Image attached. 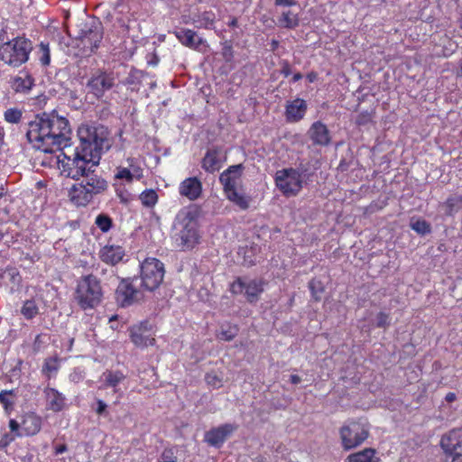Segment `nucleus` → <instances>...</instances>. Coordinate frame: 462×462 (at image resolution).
<instances>
[{
  "label": "nucleus",
  "instance_id": "obj_40",
  "mask_svg": "<svg viewBox=\"0 0 462 462\" xmlns=\"http://www.w3.org/2000/svg\"><path fill=\"white\" fill-rule=\"evenodd\" d=\"M375 111L374 108L370 110L361 111L356 117V124L358 126H365L373 122Z\"/></svg>",
  "mask_w": 462,
  "mask_h": 462
},
{
  "label": "nucleus",
  "instance_id": "obj_44",
  "mask_svg": "<svg viewBox=\"0 0 462 462\" xmlns=\"http://www.w3.org/2000/svg\"><path fill=\"white\" fill-rule=\"evenodd\" d=\"M21 313L27 319H31L38 313V307L34 300H26L21 310Z\"/></svg>",
  "mask_w": 462,
  "mask_h": 462
},
{
  "label": "nucleus",
  "instance_id": "obj_10",
  "mask_svg": "<svg viewBox=\"0 0 462 462\" xmlns=\"http://www.w3.org/2000/svg\"><path fill=\"white\" fill-rule=\"evenodd\" d=\"M440 445L447 456L445 462H462V428L449 430L441 438Z\"/></svg>",
  "mask_w": 462,
  "mask_h": 462
},
{
  "label": "nucleus",
  "instance_id": "obj_16",
  "mask_svg": "<svg viewBox=\"0 0 462 462\" xmlns=\"http://www.w3.org/2000/svg\"><path fill=\"white\" fill-rule=\"evenodd\" d=\"M130 337L132 342L138 347H145L154 344L155 339L152 337V325L149 321H143L130 328Z\"/></svg>",
  "mask_w": 462,
  "mask_h": 462
},
{
  "label": "nucleus",
  "instance_id": "obj_19",
  "mask_svg": "<svg viewBox=\"0 0 462 462\" xmlns=\"http://www.w3.org/2000/svg\"><path fill=\"white\" fill-rule=\"evenodd\" d=\"M243 170V164H236L228 167L220 174L219 181L223 185L224 192L237 188Z\"/></svg>",
  "mask_w": 462,
  "mask_h": 462
},
{
  "label": "nucleus",
  "instance_id": "obj_30",
  "mask_svg": "<svg viewBox=\"0 0 462 462\" xmlns=\"http://www.w3.org/2000/svg\"><path fill=\"white\" fill-rule=\"evenodd\" d=\"M375 450L371 448H365L362 451L349 455L346 462H378V458L374 457Z\"/></svg>",
  "mask_w": 462,
  "mask_h": 462
},
{
  "label": "nucleus",
  "instance_id": "obj_39",
  "mask_svg": "<svg viewBox=\"0 0 462 462\" xmlns=\"http://www.w3.org/2000/svg\"><path fill=\"white\" fill-rule=\"evenodd\" d=\"M411 228L420 236H425L431 232L430 224L424 219L411 220Z\"/></svg>",
  "mask_w": 462,
  "mask_h": 462
},
{
  "label": "nucleus",
  "instance_id": "obj_4",
  "mask_svg": "<svg viewBox=\"0 0 462 462\" xmlns=\"http://www.w3.org/2000/svg\"><path fill=\"white\" fill-rule=\"evenodd\" d=\"M173 237L181 251L193 249L199 243L197 213L189 208L181 209L173 224Z\"/></svg>",
  "mask_w": 462,
  "mask_h": 462
},
{
  "label": "nucleus",
  "instance_id": "obj_28",
  "mask_svg": "<svg viewBox=\"0 0 462 462\" xmlns=\"http://www.w3.org/2000/svg\"><path fill=\"white\" fill-rule=\"evenodd\" d=\"M20 74L13 79L12 88L15 92L24 93L32 88L34 80L26 71H21Z\"/></svg>",
  "mask_w": 462,
  "mask_h": 462
},
{
  "label": "nucleus",
  "instance_id": "obj_42",
  "mask_svg": "<svg viewBox=\"0 0 462 462\" xmlns=\"http://www.w3.org/2000/svg\"><path fill=\"white\" fill-rule=\"evenodd\" d=\"M95 224L97 226V227L102 232L106 233L111 229V227L113 226V221H112V218L108 215L99 214L96 217Z\"/></svg>",
  "mask_w": 462,
  "mask_h": 462
},
{
  "label": "nucleus",
  "instance_id": "obj_57",
  "mask_svg": "<svg viewBox=\"0 0 462 462\" xmlns=\"http://www.w3.org/2000/svg\"><path fill=\"white\" fill-rule=\"evenodd\" d=\"M9 428L13 432L17 431L19 429V423L15 420H10Z\"/></svg>",
  "mask_w": 462,
  "mask_h": 462
},
{
  "label": "nucleus",
  "instance_id": "obj_34",
  "mask_svg": "<svg viewBox=\"0 0 462 462\" xmlns=\"http://www.w3.org/2000/svg\"><path fill=\"white\" fill-rule=\"evenodd\" d=\"M300 24V18L298 14H293L291 11L282 12L279 18V25L286 29H294Z\"/></svg>",
  "mask_w": 462,
  "mask_h": 462
},
{
  "label": "nucleus",
  "instance_id": "obj_49",
  "mask_svg": "<svg viewBox=\"0 0 462 462\" xmlns=\"http://www.w3.org/2000/svg\"><path fill=\"white\" fill-rule=\"evenodd\" d=\"M390 326V317L384 312H379L376 317V327L386 328Z\"/></svg>",
  "mask_w": 462,
  "mask_h": 462
},
{
  "label": "nucleus",
  "instance_id": "obj_24",
  "mask_svg": "<svg viewBox=\"0 0 462 462\" xmlns=\"http://www.w3.org/2000/svg\"><path fill=\"white\" fill-rule=\"evenodd\" d=\"M43 393L49 410L54 412H59L64 409L66 405V398L61 393L51 387H46Z\"/></svg>",
  "mask_w": 462,
  "mask_h": 462
},
{
  "label": "nucleus",
  "instance_id": "obj_17",
  "mask_svg": "<svg viewBox=\"0 0 462 462\" xmlns=\"http://www.w3.org/2000/svg\"><path fill=\"white\" fill-rule=\"evenodd\" d=\"M226 161V152L220 147L208 149L202 159L201 167L207 172L213 173L219 171Z\"/></svg>",
  "mask_w": 462,
  "mask_h": 462
},
{
  "label": "nucleus",
  "instance_id": "obj_29",
  "mask_svg": "<svg viewBox=\"0 0 462 462\" xmlns=\"http://www.w3.org/2000/svg\"><path fill=\"white\" fill-rule=\"evenodd\" d=\"M226 198L242 210L249 208L251 199L244 193H240L237 188L225 191Z\"/></svg>",
  "mask_w": 462,
  "mask_h": 462
},
{
  "label": "nucleus",
  "instance_id": "obj_13",
  "mask_svg": "<svg viewBox=\"0 0 462 462\" xmlns=\"http://www.w3.org/2000/svg\"><path fill=\"white\" fill-rule=\"evenodd\" d=\"M233 294H244L250 303L258 301L260 294L263 291V282L256 279H244L238 277L230 285Z\"/></svg>",
  "mask_w": 462,
  "mask_h": 462
},
{
  "label": "nucleus",
  "instance_id": "obj_14",
  "mask_svg": "<svg viewBox=\"0 0 462 462\" xmlns=\"http://www.w3.org/2000/svg\"><path fill=\"white\" fill-rule=\"evenodd\" d=\"M114 86V73L103 69H97L87 83L89 91L97 98L103 97L105 92L110 90Z\"/></svg>",
  "mask_w": 462,
  "mask_h": 462
},
{
  "label": "nucleus",
  "instance_id": "obj_9",
  "mask_svg": "<svg viewBox=\"0 0 462 462\" xmlns=\"http://www.w3.org/2000/svg\"><path fill=\"white\" fill-rule=\"evenodd\" d=\"M274 180L276 187L286 197L298 195L303 187V180L299 179V174L294 168L277 171Z\"/></svg>",
  "mask_w": 462,
  "mask_h": 462
},
{
  "label": "nucleus",
  "instance_id": "obj_46",
  "mask_svg": "<svg viewBox=\"0 0 462 462\" xmlns=\"http://www.w3.org/2000/svg\"><path fill=\"white\" fill-rule=\"evenodd\" d=\"M157 462H178L177 450L173 448H165L158 457Z\"/></svg>",
  "mask_w": 462,
  "mask_h": 462
},
{
  "label": "nucleus",
  "instance_id": "obj_25",
  "mask_svg": "<svg viewBox=\"0 0 462 462\" xmlns=\"http://www.w3.org/2000/svg\"><path fill=\"white\" fill-rule=\"evenodd\" d=\"M125 250L119 245H106L99 252V258L106 263L116 265L122 261Z\"/></svg>",
  "mask_w": 462,
  "mask_h": 462
},
{
  "label": "nucleus",
  "instance_id": "obj_20",
  "mask_svg": "<svg viewBox=\"0 0 462 462\" xmlns=\"http://www.w3.org/2000/svg\"><path fill=\"white\" fill-rule=\"evenodd\" d=\"M307 103L304 99L297 97L292 101H287L285 106V116L288 122L295 123L301 120L307 112Z\"/></svg>",
  "mask_w": 462,
  "mask_h": 462
},
{
  "label": "nucleus",
  "instance_id": "obj_8",
  "mask_svg": "<svg viewBox=\"0 0 462 462\" xmlns=\"http://www.w3.org/2000/svg\"><path fill=\"white\" fill-rule=\"evenodd\" d=\"M75 39L80 41L84 49H88L90 53L94 52L103 39L101 23L97 20H91L81 23Z\"/></svg>",
  "mask_w": 462,
  "mask_h": 462
},
{
  "label": "nucleus",
  "instance_id": "obj_47",
  "mask_svg": "<svg viewBox=\"0 0 462 462\" xmlns=\"http://www.w3.org/2000/svg\"><path fill=\"white\" fill-rule=\"evenodd\" d=\"M39 48L42 52V56L40 58L41 63L43 66H48L51 62V54H50L49 44L41 42L39 45Z\"/></svg>",
  "mask_w": 462,
  "mask_h": 462
},
{
  "label": "nucleus",
  "instance_id": "obj_7",
  "mask_svg": "<svg viewBox=\"0 0 462 462\" xmlns=\"http://www.w3.org/2000/svg\"><path fill=\"white\" fill-rule=\"evenodd\" d=\"M164 276V265L156 258H147L141 265L142 286L152 291L162 283Z\"/></svg>",
  "mask_w": 462,
  "mask_h": 462
},
{
  "label": "nucleus",
  "instance_id": "obj_54",
  "mask_svg": "<svg viewBox=\"0 0 462 462\" xmlns=\"http://www.w3.org/2000/svg\"><path fill=\"white\" fill-rule=\"evenodd\" d=\"M294 171L298 172L299 179L303 180V179L306 177L308 168L304 164L300 163L297 168H294Z\"/></svg>",
  "mask_w": 462,
  "mask_h": 462
},
{
  "label": "nucleus",
  "instance_id": "obj_23",
  "mask_svg": "<svg viewBox=\"0 0 462 462\" xmlns=\"http://www.w3.org/2000/svg\"><path fill=\"white\" fill-rule=\"evenodd\" d=\"M176 38L186 47L197 50L205 41L197 35V32L186 28H180L174 32Z\"/></svg>",
  "mask_w": 462,
  "mask_h": 462
},
{
  "label": "nucleus",
  "instance_id": "obj_45",
  "mask_svg": "<svg viewBox=\"0 0 462 462\" xmlns=\"http://www.w3.org/2000/svg\"><path fill=\"white\" fill-rule=\"evenodd\" d=\"M22 116V110L15 107L8 108L4 114L5 120L10 124H18L21 121Z\"/></svg>",
  "mask_w": 462,
  "mask_h": 462
},
{
  "label": "nucleus",
  "instance_id": "obj_22",
  "mask_svg": "<svg viewBox=\"0 0 462 462\" xmlns=\"http://www.w3.org/2000/svg\"><path fill=\"white\" fill-rule=\"evenodd\" d=\"M180 194L190 200L197 199L202 192V184L196 177L184 180L179 188Z\"/></svg>",
  "mask_w": 462,
  "mask_h": 462
},
{
  "label": "nucleus",
  "instance_id": "obj_64",
  "mask_svg": "<svg viewBox=\"0 0 462 462\" xmlns=\"http://www.w3.org/2000/svg\"><path fill=\"white\" fill-rule=\"evenodd\" d=\"M302 79V74H301V73H300V72H298V73H295V74L293 75V77H292V81H293V82H297V81H299V80H300V79Z\"/></svg>",
  "mask_w": 462,
  "mask_h": 462
},
{
  "label": "nucleus",
  "instance_id": "obj_32",
  "mask_svg": "<svg viewBox=\"0 0 462 462\" xmlns=\"http://www.w3.org/2000/svg\"><path fill=\"white\" fill-rule=\"evenodd\" d=\"M22 427L25 434L35 435L41 430V420L32 414L26 415L22 422Z\"/></svg>",
  "mask_w": 462,
  "mask_h": 462
},
{
  "label": "nucleus",
  "instance_id": "obj_5",
  "mask_svg": "<svg viewBox=\"0 0 462 462\" xmlns=\"http://www.w3.org/2000/svg\"><path fill=\"white\" fill-rule=\"evenodd\" d=\"M32 49L30 40L24 37H15L1 44L0 59L10 66L19 67L28 60Z\"/></svg>",
  "mask_w": 462,
  "mask_h": 462
},
{
  "label": "nucleus",
  "instance_id": "obj_15",
  "mask_svg": "<svg viewBox=\"0 0 462 462\" xmlns=\"http://www.w3.org/2000/svg\"><path fill=\"white\" fill-rule=\"evenodd\" d=\"M236 429L237 425L236 424H222L208 430L205 433L204 440L211 447L220 448Z\"/></svg>",
  "mask_w": 462,
  "mask_h": 462
},
{
  "label": "nucleus",
  "instance_id": "obj_6",
  "mask_svg": "<svg viewBox=\"0 0 462 462\" xmlns=\"http://www.w3.org/2000/svg\"><path fill=\"white\" fill-rule=\"evenodd\" d=\"M103 296L100 281L93 274L82 276L78 282L76 300L84 310L93 309L101 302Z\"/></svg>",
  "mask_w": 462,
  "mask_h": 462
},
{
  "label": "nucleus",
  "instance_id": "obj_37",
  "mask_svg": "<svg viewBox=\"0 0 462 462\" xmlns=\"http://www.w3.org/2000/svg\"><path fill=\"white\" fill-rule=\"evenodd\" d=\"M214 21H215V14H214V13H212L210 11H205V12L199 14L197 16V19H194V23H199L197 25V27H199V28L203 27L206 29L211 28V26L214 23Z\"/></svg>",
  "mask_w": 462,
  "mask_h": 462
},
{
  "label": "nucleus",
  "instance_id": "obj_55",
  "mask_svg": "<svg viewBox=\"0 0 462 462\" xmlns=\"http://www.w3.org/2000/svg\"><path fill=\"white\" fill-rule=\"evenodd\" d=\"M97 407L96 409V412L97 414H105V412L106 411V408H107V405L105 402H103L102 400H98L97 401Z\"/></svg>",
  "mask_w": 462,
  "mask_h": 462
},
{
  "label": "nucleus",
  "instance_id": "obj_58",
  "mask_svg": "<svg viewBox=\"0 0 462 462\" xmlns=\"http://www.w3.org/2000/svg\"><path fill=\"white\" fill-rule=\"evenodd\" d=\"M7 41H10L8 39V36H7V31L5 28H3L1 31H0V42H2L3 43L7 42Z\"/></svg>",
  "mask_w": 462,
  "mask_h": 462
},
{
  "label": "nucleus",
  "instance_id": "obj_12",
  "mask_svg": "<svg viewBox=\"0 0 462 462\" xmlns=\"http://www.w3.org/2000/svg\"><path fill=\"white\" fill-rule=\"evenodd\" d=\"M134 281H137V279H122L120 281L115 293L118 306L126 308L142 299L143 294L141 291L134 286Z\"/></svg>",
  "mask_w": 462,
  "mask_h": 462
},
{
  "label": "nucleus",
  "instance_id": "obj_48",
  "mask_svg": "<svg viewBox=\"0 0 462 462\" xmlns=\"http://www.w3.org/2000/svg\"><path fill=\"white\" fill-rule=\"evenodd\" d=\"M222 56L226 61H230L233 59L234 51L230 41H225L222 43Z\"/></svg>",
  "mask_w": 462,
  "mask_h": 462
},
{
  "label": "nucleus",
  "instance_id": "obj_60",
  "mask_svg": "<svg viewBox=\"0 0 462 462\" xmlns=\"http://www.w3.org/2000/svg\"><path fill=\"white\" fill-rule=\"evenodd\" d=\"M290 382L292 384H298L301 382V378L298 374H291L290 376Z\"/></svg>",
  "mask_w": 462,
  "mask_h": 462
},
{
  "label": "nucleus",
  "instance_id": "obj_33",
  "mask_svg": "<svg viewBox=\"0 0 462 462\" xmlns=\"http://www.w3.org/2000/svg\"><path fill=\"white\" fill-rule=\"evenodd\" d=\"M1 279L6 284H10L12 288L18 287L22 282L20 273L14 267H6L1 274Z\"/></svg>",
  "mask_w": 462,
  "mask_h": 462
},
{
  "label": "nucleus",
  "instance_id": "obj_36",
  "mask_svg": "<svg viewBox=\"0 0 462 462\" xmlns=\"http://www.w3.org/2000/svg\"><path fill=\"white\" fill-rule=\"evenodd\" d=\"M17 399V390H3L0 392V402L6 411H12Z\"/></svg>",
  "mask_w": 462,
  "mask_h": 462
},
{
  "label": "nucleus",
  "instance_id": "obj_56",
  "mask_svg": "<svg viewBox=\"0 0 462 462\" xmlns=\"http://www.w3.org/2000/svg\"><path fill=\"white\" fill-rule=\"evenodd\" d=\"M274 4L277 6H293L296 5L295 0H274Z\"/></svg>",
  "mask_w": 462,
  "mask_h": 462
},
{
  "label": "nucleus",
  "instance_id": "obj_26",
  "mask_svg": "<svg viewBox=\"0 0 462 462\" xmlns=\"http://www.w3.org/2000/svg\"><path fill=\"white\" fill-rule=\"evenodd\" d=\"M439 208L446 217L455 216L462 208V195H450L446 201L439 205Z\"/></svg>",
  "mask_w": 462,
  "mask_h": 462
},
{
  "label": "nucleus",
  "instance_id": "obj_63",
  "mask_svg": "<svg viewBox=\"0 0 462 462\" xmlns=\"http://www.w3.org/2000/svg\"><path fill=\"white\" fill-rule=\"evenodd\" d=\"M278 47H279V42L277 40H272V42H271L272 51H275Z\"/></svg>",
  "mask_w": 462,
  "mask_h": 462
},
{
  "label": "nucleus",
  "instance_id": "obj_21",
  "mask_svg": "<svg viewBox=\"0 0 462 462\" xmlns=\"http://www.w3.org/2000/svg\"><path fill=\"white\" fill-rule=\"evenodd\" d=\"M69 200L77 207L87 206L94 198V195L82 184L76 183L69 190Z\"/></svg>",
  "mask_w": 462,
  "mask_h": 462
},
{
  "label": "nucleus",
  "instance_id": "obj_61",
  "mask_svg": "<svg viewBox=\"0 0 462 462\" xmlns=\"http://www.w3.org/2000/svg\"><path fill=\"white\" fill-rule=\"evenodd\" d=\"M456 399H457V395H456V393H447V395H446V397H445V400H446L448 402H454Z\"/></svg>",
  "mask_w": 462,
  "mask_h": 462
},
{
  "label": "nucleus",
  "instance_id": "obj_41",
  "mask_svg": "<svg viewBox=\"0 0 462 462\" xmlns=\"http://www.w3.org/2000/svg\"><path fill=\"white\" fill-rule=\"evenodd\" d=\"M60 369V359L57 356L49 357L45 360L42 366V373L47 374L50 377L51 374L56 373Z\"/></svg>",
  "mask_w": 462,
  "mask_h": 462
},
{
  "label": "nucleus",
  "instance_id": "obj_59",
  "mask_svg": "<svg viewBox=\"0 0 462 462\" xmlns=\"http://www.w3.org/2000/svg\"><path fill=\"white\" fill-rule=\"evenodd\" d=\"M66 450H67V445H65V444L57 445L55 447V454L56 455L61 454V453L65 452Z\"/></svg>",
  "mask_w": 462,
  "mask_h": 462
},
{
  "label": "nucleus",
  "instance_id": "obj_11",
  "mask_svg": "<svg viewBox=\"0 0 462 462\" xmlns=\"http://www.w3.org/2000/svg\"><path fill=\"white\" fill-rule=\"evenodd\" d=\"M368 437V430L364 424L352 421L340 429L342 446L348 450L361 445Z\"/></svg>",
  "mask_w": 462,
  "mask_h": 462
},
{
  "label": "nucleus",
  "instance_id": "obj_53",
  "mask_svg": "<svg viewBox=\"0 0 462 462\" xmlns=\"http://www.w3.org/2000/svg\"><path fill=\"white\" fill-rule=\"evenodd\" d=\"M281 73L284 76V77H288L291 75V66L289 64V62L287 60H282V69H281Z\"/></svg>",
  "mask_w": 462,
  "mask_h": 462
},
{
  "label": "nucleus",
  "instance_id": "obj_35",
  "mask_svg": "<svg viewBox=\"0 0 462 462\" xmlns=\"http://www.w3.org/2000/svg\"><path fill=\"white\" fill-rule=\"evenodd\" d=\"M239 328L236 325H222L217 333V337L223 341H231L238 334Z\"/></svg>",
  "mask_w": 462,
  "mask_h": 462
},
{
  "label": "nucleus",
  "instance_id": "obj_52",
  "mask_svg": "<svg viewBox=\"0 0 462 462\" xmlns=\"http://www.w3.org/2000/svg\"><path fill=\"white\" fill-rule=\"evenodd\" d=\"M14 437L10 434H5L0 439V448H4L7 447L13 440Z\"/></svg>",
  "mask_w": 462,
  "mask_h": 462
},
{
  "label": "nucleus",
  "instance_id": "obj_27",
  "mask_svg": "<svg viewBox=\"0 0 462 462\" xmlns=\"http://www.w3.org/2000/svg\"><path fill=\"white\" fill-rule=\"evenodd\" d=\"M147 76L148 74L146 72L135 68H132L123 83L124 85L127 86L131 91L138 92L141 86L143 85V79Z\"/></svg>",
  "mask_w": 462,
  "mask_h": 462
},
{
  "label": "nucleus",
  "instance_id": "obj_62",
  "mask_svg": "<svg viewBox=\"0 0 462 462\" xmlns=\"http://www.w3.org/2000/svg\"><path fill=\"white\" fill-rule=\"evenodd\" d=\"M307 79L310 82H313L317 79V74L315 72H310L307 75Z\"/></svg>",
  "mask_w": 462,
  "mask_h": 462
},
{
  "label": "nucleus",
  "instance_id": "obj_50",
  "mask_svg": "<svg viewBox=\"0 0 462 462\" xmlns=\"http://www.w3.org/2000/svg\"><path fill=\"white\" fill-rule=\"evenodd\" d=\"M206 382L208 385H211L215 388L221 387V379L216 374L212 373H208L206 374Z\"/></svg>",
  "mask_w": 462,
  "mask_h": 462
},
{
  "label": "nucleus",
  "instance_id": "obj_2",
  "mask_svg": "<svg viewBox=\"0 0 462 462\" xmlns=\"http://www.w3.org/2000/svg\"><path fill=\"white\" fill-rule=\"evenodd\" d=\"M79 144L76 147L73 157H80L98 165L101 155L107 152L113 140L108 128L98 123L81 125L78 129Z\"/></svg>",
  "mask_w": 462,
  "mask_h": 462
},
{
  "label": "nucleus",
  "instance_id": "obj_31",
  "mask_svg": "<svg viewBox=\"0 0 462 462\" xmlns=\"http://www.w3.org/2000/svg\"><path fill=\"white\" fill-rule=\"evenodd\" d=\"M104 385L112 387L115 393H117L116 386L125 379V375L121 371L107 370L103 374Z\"/></svg>",
  "mask_w": 462,
  "mask_h": 462
},
{
  "label": "nucleus",
  "instance_id": "obj_3",
  "mask_svg": "<svg viewBox=\"0 0 462 462\" xmlns=\"http://www.w3.org/2000/svg\"><path fill=\"white\" fill-rule=\"evenodd\" d=\"M63 158L58 157L59 169L67 177L75 180L82 178V184L96 196L105 192L108 188L107 181L97 172V165H92V162L80 157L70 158L61 153Z\"/></svg>",
  "mask_w": 462,
  "mask_h": 462
},
{
  "label": "nucleus",
  "instance_id": "obj_18",
  "mask_svg": "<svg viewBox=\"0 0 462 462\" xmlns=\"http://www.w3.org/2000/svg\"><path fill=\"white\" fill-rule=\"evenodd\" d=\"M308 135L313 145L328 146L331 143V135L328 128L320 121L314 122L309 131Z\"/></svg>",
  "mask_w": 462,
  "mask_h": 462
},
{
  "label": "nucleus",
  "instance_id": "obj_43",
  "mask_svg": "<svg viewBox=\"0 0 462 462\" xmlns=\"http://www.w3.org/2000/svg\"><path fill=\"white\" fill-rule=\"evenodd\" d=\"M158 199L157 193L153 189H146L140 195V200L145 207H153Z\"/></svg>",
  "mask_w": 462,
  "mask_h": 462
},
{
  "label": "nucleus",
  "instance_id": "obj_1",
  "mask_svg": "<svg viewBox=\"0 0 462 462\" xmlns=\"http://www.w3.org/2000/svg\"><path fill=\"white\" fill-rule=\"evenodd\" d=\"M26 137L29 143H37V147L45 152H53L54 147L61 150L67 145L70 133L69 121L60 116L56 110L37 114L28 124Z\"/></svg>",
  "mask_w": 462,
  "mask_h": 462
},
{
  "label": "nucleus",
  "instance_id": "obj_51",
  "mask_svg": "<svg viewBox=\"0 0 462 462\" xmlns=\"http://www.w3.org/2000/svg\"><path fill=\"white\" fill-rule=\"evenodd\" d=\"M116 179H125L127 181L133 180V174L127 168H118L117 173L116 174Z\"/></svg>",
  "mask_w": 462,
  "mask_h": 462
},
{
  "label": "nucleus",
  "instance_id": "obj_38",
  "mask_svg": "<svg viewBox=\"0 0 462 462\" xmlns=\"http://www.w3.org/2000/svg\"><path fill=\"white\" fill-rule=\"evenodd\" d=\"M309 289L311 292L312 298L316 301H319L321 300V295L325 291L323 282L319 279L313 278L309 282Z\"/></svg>",
  "mask_w": 462,
  "mask_h": 462
}]
</instances>
